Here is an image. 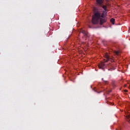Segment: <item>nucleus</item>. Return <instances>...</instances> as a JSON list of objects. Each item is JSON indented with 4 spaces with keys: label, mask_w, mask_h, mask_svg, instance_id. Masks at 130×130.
<instances>
[{
    "label": "nucleus",
    "mask_w": 130,
    "mask_h": 130,
    "mask_svg": "<svg viewBox=\"0 0 130 130\" xmlns=\"http://www.w3.org/2000/svg\"><path fill=\"white\" fill-rule=\"evenodd\" d=\"M100 7H102L103 9H104V11L102 13L97 12L94 13L92 18V24H93V25H96V24H98L99 22H100L101 25H103V24H104V23L106 22V19L102 18H105V17H106L107 6L102 4V6H100Z\"/></svg>",
    "instance_id": "1"
},
{
    "label": "nucleus",
    "mask_w": 130,
    "mask_h": 130,
    "mask_svg": "<svg viewBox=\"0 0 130 130\" xmlns=\"http://www.w3.org/2000/svg\"><path fill=\"white\" fill-rule=\"evenodd\" d=\"M104 56L107 59L105 60L104 62H102L100 64H99V69H102V70H104L105 68H106V64H105V62H107L108 60H110L111 62L113 61V59L109 56V55L108 54V53H105Z\"/></svg>",
    "instance_id": "2"
},
{
    "label": "nucleus",
    "mask_w": 130,
    "mask_h": 130,
    "mask_svg": "<svg viewBox=\"0 0 130 130\" xmlns=\"http://www.w3.org/2000/svg\"><path fill=\"white\" fill-rule=\"evenodd\" d=\"M107 67L110 68L108 69V71H114L115 70V67L114 66H112V64H108Z\"/></svg>",
    "instance_id": "3"
},
{
    "label": "nucleus",
    "mask_w": 130,
    "mask_h": 130,
    "mask_svg": "<svg viewBox=\"0 0 130 130\" xmlns=\"http://www.w3.org/2000/svg\"><path fill=\"white\" fill-rule=\"evenodd\" d=\"M96 4L98 6H102L103 4V0H96Z\"/></svg>",
    "instance_id": "4"
},
{
    "label": "nucleus",
    "mask_w": 130,
    "mask_h": 130,
    "mask_svg": "<svg viewBox=\"0 0 130 130\" xmlns=\"http://www.w3.org/2000/svg\"><path fill=\"white\" fill-rule=\"evenodd\" d=\"M81 33H82V34H84V35H85V36H86V37H88V32H87L84 30H81Z\"/></svg>",
    "instance_id": "5"
},
{
    "label": "nucleus",
    "mask_w": 130,
    "mask_h": 130,
    "mask_svg": "<svg viewBox=\"0 0 130 130\" xmlns=\"http://www.w3.org/2000/svg\"><path fill=\"white\" fill-rule=\"evenodd\" d=\"M126 119L127 121H128V122H130V116L127 115L126 116Z\"/></svg>",
    "instance_id": "6"
},
{
    "label": "nucleus",
    "mask_w": 130,
    "mask_h": 130,
    "mask_svg": "<svg viewBox=\"0 0 130 130\" xmlns=\"http://www.w3.org/2000/svg\"><path fill=\"white\" fill-rule=\"evenodd\" d=\"M115 21V19H114V18H111L110 20V21L111 22V23L113 25H114Z\"/></svg>",
    "instance_id": "7"
},
{
    "label": "nucleus",
    "mask_w": 130,
    "mask_h": 130,
    "mask_svg": "<svg viewBox=\"0 0 130 130\" xmlns=\"http://www.w3.org/2000/svg\"><path fill=\"white\" fill-rule=\"evenodd\" d=\"M102 81H103V82H104V83H105V84H108V81L107 80H104V78H102Z\"/></svg>",
    "instance_id": "8"
},
{
    "label": "nucleus",
    "mask_w": 130,
    "mask_h": 130,
    "mask_svg": "<svg viewBox=\"0 0 130 130\" xmlns=\"http://www.w3.org/2000/svg\"><path fill=\"white\" fill-rule=\"evenodd\" d=\"M114 53L116 55H119V52L118 51H115Z\"/></svg>",
    "instance_id": "9"
},
{
    "label": "nucleus",
    "mask_w": 130,
    "mask_h": 130,
    "mask_svg": "<svg viewBox=\"0 0 130 130\" xmlns=\"http://www.w3.org/2000/svg\"><path fill=\"white\" fill-rule=\"evenodd\" d=\"M124 92H127V90L125 89V90H124Z\"/></svg>",
    "instance_id": "10"
},
{
    "label": "nucleus",
    "mask_w": 130,
    "mask_h": 130,
    "mask_svg": "<svg viewBox=\"0 0 130 130\" xmlns=\"http://www.w3.org/2000/svg\"><path fill=\"white\" fill-rule=\"evenodd\" d=\"M124 87H126V85H124Z\"/></svg>",
    "instance_id": "11"
},
{
    "label": "nucleus",
    "mask_w": 130,
    "mask_h": 130,
    "mask_svg": "<svg viewBox=\"0 0 130 130\" xmlns=\"http://www.w3.org/2000/svg\"><path fill=\"white\" fill-rule=\"evenodd\" d=\"M110 92H111V90H110V91H109V93H110Z\"/></svg>",
    "instance_id": "12"
}]
</instances>
